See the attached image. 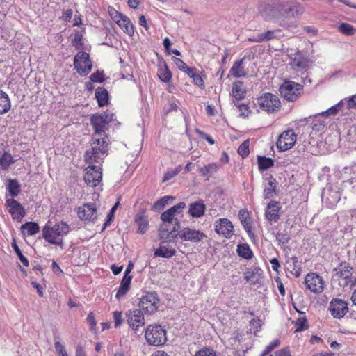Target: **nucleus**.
I'll return each instance as SVG.
<instances>
[{"label": "nucleus", "instance_id": "423d86ee", "mask_svg": "<svg viewBox=\"0 0 356 356\" xmlns=\"http://www.w3.org/2000/svg\"><path fill=\"white\" fill-rule=\"evenodd\" d=\"M257 104L260 109L268 113H277L281 108V102L279 97L269 92L264 93L259 97Z\"/></svg>", "mask_w": 356, "mask_h": 356}, {"label": "nucleus", "instance_id": "412c9836", "mask_svg": "<svg viewBox=\"0 0 356 356\" xmlns=\"http://www.w3.org/2000/svg\"><path fill=\"white\" fill-rule=\"evenodd\" d=\"M176 254V250L170 244L161 243L159 247L155 250L154 256L163 258H171Z\"/></svg>", "mask_w": 356, "mask_h": 356}, {"label": "nucleus", "instance_id": "ea45409f", "mask_svg": "<svg viewBox=\"0 0 356 356\" xmlns=\"http://www.w3.org/2000/svg\"><path fill=\"white\" fill-rule=\"evenodd\" d=\"M258 165L260 170H267L274 165V161L266 156H258Z\"/></svg>", "mask_w": 356, "mask_h": 356}, {"label": "nucleus", "instance_id": "e2e57ef3", "mask_svg": "<svg viewBox=\"0 0 356 356\" xmlns=\"http://www.w3.org/2000/svg\"><path fill=\"white\" fill-rule=\"evenodd\" d=\"M87 321L90 325L91 329L95 330L97 323L95 316L92 312H90L87 316Z\"/></svg>", "mask_w": 356, "mask_h": 356}, {"label": "nucleus", "instance_id": "4c0bfd02", "mask_svg": "<svg viewBox=\"0 0 356 356\" xmlns=\"http://www.w3.org/2000/svg\"><path fill=\"white\" fill-rule=\"evenodd\" d=\"M7 188L13 197L17 196L21 191V186L16 179L9 180Z\"/></svg>", "mask_w": 356, "mask_h": 356}, {"label": "nucleus", "instance_id": "f03ea898", "mask_svg": "<svg viewBox=\"0 0 356 356\" xmlns=\"http://www.w3.org/2000/svg\"><path fill=\"white\" fill-rule=\"evenodd\" d=\"M113 113L107 111L91 117V124L95 131L91 147L86 152L85 160L88 163H99L108 154V139L105 134L106 127L113 120Z\"/></svg>", "mask_w": 356, "mask_h": 356}, {"label": "nucleus", "instance_id": "393cba45", "mask_svg": "<svg viewBox=\"0 0 356 356\" xmlns=\"http://www.w3.org/2000/svg\"><path fill=\"white\" fill-rule=\"evenodd\" d=\"M119 27L127 35L132 36L134 33V27L130 19L123 15L116 23Z\"/></svg>", "mask_w": 356, "mask_h": 356}, {"label": "nucleus", "instance_id": "2eb2a0df", "mask_svg": "<svg viewBox=\"0 0 356 356\" xmlns=\"http://www.w3.org/2000/svg\"><path fill=\"white\" fill-rule=\"evenodd\" d=\"M215 232L226 238H230L234 235V226L227 218H220L215 221Z\"/></svg>", "mask_w": 356, "mask_h": 356}, {"label": "nucleus", "instance_id": "de8ad7c7", "mask_svg": "<svg viewBox=\"0 0 356 356\" xmlns=\"http://www.w3.org/2000/svg\"><path fill=\"white\" fill-rule=\"evenodd\" d=\"M343 171L345 175H348L350 179L353 180L356 179V164L345 167Z\"/></svg>", "mask_w": 356, "mask_h": 356}, {"label": "nucleus", "instance_id": "f8f14e48", "mask_svg": "<svg viewBox=\"0 0 356 356\" xmlns=\"http://www.w3.org/2000/svg\"><path fill=\"white\" fill-rule=\"evenodd\" d=\"M78 216L81 220L95 222L98 217V211L95 203H85L79 207Z\"/></svg>", "mask_w": 356, "mask_h": 356}, {"label": "nucleus", "instance_id": "09e8293b", "mask_svg": "<svg viewBox=\"0 0 356 356\" xmlns=\"http://www.w3.org/2000/svg\"><path fill=\"white\" fill-rule=\"evenodd\" d=\"M180 170H181V166L180 165L178 166L177 168H176L174 170H168L165 173V175H164V177L163 178V181L165 182V181L171 179L177 175L179 173Z\"/></svg>", "mask_w": 356, "mask_h": 356}, {"label": "nucleus", "instance_id": "cd10ccee", "mask_svg": "<svg viewBox=\"0 0 356 356\" xmlns=\"http://www.w3.org/2000/svg\"><path fill=\"white\" fill-rule=\"evenodd\" d=\"M135 222L138 225V233L143 234L147 231L149 223L146 216L141 214H136Z\"/></svg>", "mask_w": 356, "mask_h": 356}, {"label": "nucleus", "instance_id": "2f4dec72", "mask_svg": "<svg viewBox=\"0 0 356 356\" xmlns=\"http://www.w3.org/2000/svg\"><path fill=\"white\" fill-rule=\"evenodd\" d=\"M243 58L236 61L230 69L229 73L234 77H243L246 75L245 71L242 66Z\"/></svg>", "mask_w": 356, "mask_h": 356}, {"label": "nucleus", "instance_id": "c03bdc74", "mask_svg": "<svg viewBox=\"0 0 356 356\" xmlns=\"http://www.w3.org/2000/svg\"><path fill=\"white\" fill-rule=\"evenodd\" d=\"M217 169L218 166L216 163H210L208 165L202 168L200 172L203 176L210 177L217 171Z\"/></svg>", "mask_w": 356, "mask_h": 356}, {"label": "nucleus", "instance_id": "e433bc0d", "mask_svg": "<svg viewBox=\"0 0 356 356\" xmlns=\"http://www.w3.org/2000/svg\"><path fill=\"white\" fill-rule=\"evenodd\" d=\"M281 33L282 31L280 29L268 30L261 33L264 42L279 38L281 37Z\"/></svg>", "mask_w": 356, "mask_h": 356}, {"label": "nucleus", "instance_id": "7ed1b4c3", "mask_svg": "<svg viewBox=\"0 0 356 356\" xmlns=\"http://www.w3.org/2000/svg\"><path fill=\"white\" fill-rule=\"evenodd\" d=\"M70 231V226L64 221L55 224L48 222L42 228V237L50 244L60 246L63 245V237Z\"/></svg>", "mask_w": 356, "mask_h": 356}, {"label": "nucleus", "instance_id": "9b49d317", "mask_svg": "<svg viewBox=\"0 0 356 356\" xmlns=\"http://www.w3.org/2000/svg\"><path fill=\"white\" fill-rule=\"evenodd\" d=\"M95 163H89L90 165L85 169L84 181L90 187L97 186L101 184L102 179V169L99 166L92 165ZM96 163H98L97 162Z\"/></svg>", "mask_w": 356, "mask_h": 356}, {"label": "nucleus", "instance_id": "052dcab7", "mask_svg": "<svg viewBox=\"0 0 356 356\" xmlns=\"http://www.w3.org/2000/svg\"><path fill=\"white\" fill-rule=\"evenodd\" d=\"M174 62L176 66L183 72H184L188 67L187 65L182 60L178 58H174Z\"/></svg>", "mask_w": 356, "mask_h": 356}, {"label": "nucleus", "instance_id": "1a4fd4ad", "mask_svg": "<svg viewBox=\"0 0 356 356\" xmlns=\"http://www.w3.org/2000/svg\"><path fill=\"white\" fill-rule=\"evenodd\" d=\"M159 301L156 292H145L140 298L139 306L145 312L152 314L158 309Z\"/></svg>", "mask_w": 356, "mask_h": 356}, {"label": "nucleus", "instance_id": "864d4df0", "mask_svg": "<svg viewBox=\"0 0 356 356\" xmlns=\"http://www.w3.org/2000/svg\"><path fill=\"white\" fill-rule=\"evenodd\" d=\"M90 79L92 82L102 83L104 81V75L103 72L97 71L90 75Z\"/></svg>", "mask_w": 356, "mask_h": 356}, {"label": "nucleus", "instance_id": "8fccbe9b", "mask_svg": "<svg viewBox=\"0 0 356 356\" xmlns=\"http://www.w3.org/2000/svg\"><path fill=\"white\" fill-rule=\"evenodd\" d=\"M191 78L193 79V81L195 85L197 86L199 88L202 89H204L205 88L204 80L202 79L200 74L197 72V71Z\"/></svg>", "mask_w": 356, "mask_h": 356}, {"label": "nucleus", "instance_id": "39448f33", "mask_svg": "<svg viewBox=\"0 0 356 356\" xmlns=\"http://www.w3.org/2000/svg\"><path fill=\"white\" fill-rule=\"evenodd\" d=\"M186 204L184 202H180L177 204L170 207L167 211H164L161 215V220L163 222V225L162 227L161 234L162 237H163L164 232H165V228L163 227H167V224L172 223L175 222V225L177 229L180 228V220L176 218H175L176 214H179L182 212L183 209H185ZM166 232L169 233L168 229H166Z\"/></svg>", "mask_w": 356, "mask_h": 356}, {"label": "nucleus", "instance_id": "6ab92c4d", "mask_svg": "<svg viewBox=\"0 0 356 356\" xmlns=\"http://www.w3.org/2000/svg\"><path fill=\"white\" fill-rule=\"evenodd\" d=\"M280 203L273 200L270 201L267 205L265 211L266 218L270 222L278 221L280 218Z\"/></svg>", "mask_w": 356, "mask_h": 356}, {"label": "nucleus", "instance_id": "4d7b16f0", "mask_svg": "<svg viewBox=\"0 0 356 356\" xmlns=\"http://www.w3.org/2000/svg\"><path fill=\"white\" fill-rule=\"evenodd\" d=\"M72 43H73V46L76 49H79V50L82 49L83 43L82 42V40H81V35L76 34L72 41Z\"/></svg>", "mask_w": 356, "mask_h": 356}, {"label": "nucleus", "instance_id": "4468645a", "mask_svg": "<svg viewBox=\"0 0 356 356\" xmlns=\"http://www.w3.org/2000/svg\"><path fill=\"white\" fill-rule=\"evenodd\" d=\"M296 141V135L293 130L284 131L277 141V147L282 152L291 149Z\"/></svg>", "mask_w": 356, "mask_h": 356}, {"label": "nucleus", "instance_id": "58836bf2", "mask_svg": "<svg viewBox=\"0 0 356 356\" xmlns=\"http://www.w3.org/2000/svg\"><path fill=\"white\" fill-rule=\"evenodd\" d=\"M345 111L356 109V94L341 100Z\"/></svg>", "mask_w": 356, "mask_h": 356}, {"label": "nucleus", "instance_id": "7c9ffc66", "mask_svg": "<svg viewBox=\"0 0 356 356\" xmlns=\"http://www.w3.org/2000/svg\"><path fill=\"white\" fill-rule=\"evenodd\" d=\"M39 229V225L35 222H28L21 226L22 232L27 236L35 235Z\"/></svg>", "mask_w": 356, "mask_h": 356}, {"label": "nucleus", "instance_id": "bf43d9fd", "mask_svg": "<svg viewBox=\"0 0 356 356\" xmlns=\"http://www.w3.org/2000/svg\"><path fill=\"white\" fill-rule=\"evenodd\" d=\"M109 15L112 19L117 23L118 20L120 19L124 15L121 13L118 12L114 8H111L109 10Z\"/></svg>", "mask_w": 356, "mask_h": 356}, {"label": "nucleus", "instance_id": "72a5a7b5", "mask_svg": "<svg viewBox=\"0 0 356 356\" xmlns=\"http://www.w3.org/2000/svg\"><path fill=\"white\" fill-rule=\"evenodd\" d=\"M275 183L276 181L273 177L268 179L267 185L264 190L263 195L265 199H268L273 196L275 193Z\"/></svg>", "mask_w": 356, "mask_h": 356}, {"label": "nucleus", "instance_id": "49530a36", "mask_svg": "<svg viewBox=\"0 0 356 356\" xmlns=\"http://www.w3.org/2000/svg\"><path fill=\"white\" fill-rule=\"evenodd\" d=\"M238 153L243 158H245L248 156V154H250L248 140H245L243 143L241 144V145L238 148Z\"/></svg>", "mask_w": 356, "mask_h": 356}, {"label": "nucleus", "instance_id": "338daca9", "mask_svg": "<svg viewBox=\"0 0 356 356\" xmlns=\"http://www.w3.org/2000/svg\"><path fill=\"white\" fill-rule=\"evenodd\" d=\"M197 133L203 138H204L210 145H213L215 143L214 140L209 136V135L203 133L202 131H197Z\"/></svg>", "mask_w": 356, "mask_h": 356}, {"label": "nucleus", "instance_id": "c756f323", "mask_svg": "<svg viewBox=\"0 0 356 356\" xmlns=\"http://www.w3.org/2000/svg\"><path fill=\"white\" fill-rule=\"evenodd\" d=\"M10 100L8 95L0 90V115L6 113L10 109Z\"/></svg>", "mask_w": 356, "mask_h": 356}, {"label": "nucleus", "instance_id": "6e6552de", "mask_svg": "<svg viewBox=\"0 0 356 356\" xmlns=\"http://www.w3.org/2000/svg\"><path fill=\"white\" fill-rule=\"evenodd\" d=\"M147 342L152 346H159L166 342L165 330L160 325H149L145 334Z\"/></svg>", "mask_w": 356, "mask_h": 356}, {"label": "nucleus", "instance_id": "0e129e2a", "mask_svg": "<svg viewBox=\"0 0 356 356\" xmlns=\"http://www.w3.org/2000/svg\"><path fill=\"white\" fill-rule=\"evenodd\" d=\"M275 356H291L288 348L280 349L275 353Z\"/></svg>", "mask_w": 356, "mask_h": 356}, {"label": "nucleus", "instance_id": "774afa93", "mask_svg": "<svg viewBox=\"0 0 356 356\" xmlns=\"http://www.w3.org/2000/svg\"><path fill=\"white\" fill-rule=\"evenodd\" d=\"M241 115L243 116H248L249 113L248 108L245 104H241L238 106Z\"/></svg>", "mask_w": 356, "mask_h": 356}, {"label": "nucleus", "instance_id": "a878e982", "mask_svg": "<svg viewBox=\"0 0 356 356\" xmlns=\"http://www.w3.org/2000/svg\"><path fill=\"white\" fill-rule=\"evenodd\" d=\"M246 92L243 82L238 81L233 83L232 95L236 99H243L245 97Z\"/></svg>", "mask_w": 356, "mask_h": 356}, {"label": "nucleus", "instance_id": "c85d7f7f", "mask_svg": "<svg viewBox=\"0 0 356 356\" xmlns=\"http://www.w3.org/2000/svg\"><path fill=\"white\" fill-rule=\"evenodd\" d=\"M95 97L99 106H104L108 103V93L104 88L98 87L95 90Z\"/></svg>", "mask_w": 356, "mask_h": 356}, {"label": "nucleus", "instance_id": "473e14b6", "mask_svg": "<svg viewBox=\"0 0 356 356\" xmlns=\"http://www.w3.org/2000/svg\"><path fill=\"white\" fill-rule=\"evenodd\" d=\"M339 111L342 112L343 115H347L348 112L345 111V109L343 108V106L342 104V102H339L337 104L331 106L325 111L321 112L322 114L326 118L329 116H334L336 115Z\"/></svg>", "mask_w": 356, "mask_h": 356}, {"label": "nucleus", "instance_id": "5fc2aeb1", "mask_svg": "<svg viewBox=\"0 0 356 356\" xmlns=\"http://www.w3.org/2000/svg\"><path fill=\"white\" fill-rule=\"evenodd\" d=\"M297 327L296 332H300L307 328V319L305 318H299L296 321Z\"/></svg>", "mask_w": 356, "mask_h": 356}, {"label": "nucleus", "instance_id": "680f3d73", "mask_svg": "<svg viewBox=\"0 0 356 356\" xmlns=\"http://www.w3.org/2000/svg\"><path fill=\"white\" fill-rule=\"evenodd\" d=\"M250 325L254 330V332H258L261 326V321L259 319H253L250 322Z\"/></svg>", "mask_w": 356, "mask_h": 356}, {"label": "nucleus", "instance_id": "a19ab883", "mask_svg": "<svg viewBox=\"0 0 356 356\" xmlns=\"http://www.w3.org/2000/svg\"><path fill=\"white\" fill-rule=\"evenodd\" d=\"M170 199L172 200L174 198L168 195L161 197L154 202L152 206V209L155 211L162 210L167 204H168L169 200Z\"/></svg>", "mask_w": 356, "mask_h": 356}, {"label": "nucleus", "instance_id": "b1692460", "mask_svg": "<svg viewBox=\"0 0 356 356\" xmlns=\"http://www.w3.org/2000/svg\"><path fill=\"white\" fill-rule=\"evenodd\" d=\"M334 271L336 272V275L346 280L352 279L353 268L348 263H341L334 268Z\"/></svg>", "mask_w": 356, "mask_h": 356}, {"label": "nucleus", "instance_id": "79ce46f5", "mask_svg": "<svg viewBox=\"0 0 356 356\" xmlns=\"http://www.w3.org/2000/svg\"><path fill=\"white\" fill-rule=\"evenodd\" d=\"M13 163L12 155L8 152H4L0 157V165L3 169H7Z\"/></svg>", "mask_w": 356, "mask_h": 356}, {"label": "nucleus", "instance_id": "20e7f679", "mask_svg": "<svg viewBox=\"0 0 356 356\" xmlns=\"http://www.w3.org/2000/svg\"><path fill=\"white\" fill-rule=\"evenodd\" d=\"M178 236H179L181 240L191 241L192 243L200 242L207 237V236L200 230H196L190 227H184L179 232V229H177L176 227H174L168 234L166 238L171 241V239H174Z\"/></svg>", "mask_w": 356, "mask_h": 356}, {"label": "nucleus", "instance_id": "13d9d810", "mask_svg": "<svg viewBox=\"0 0 356 356\" xmlns=\"http://www.w3.org/2000/svg\"><path fill=\"white\" fill-rule=\"evenodd\" d=\"M120 204V202H117L113 206V207L111 208L109 213L108 214L107 216V220L105 222L104 225V227H106L109 223H110V221L112 220L113 217V213H115L116 209L118 208V205Z\"/></svg>", "mask_w": 356, "mask_h": 356}, {"label": "nucleus", "instance_id": "a211bd4d", "mask_svg": "<svg viewBox=\"0 0 356 356\" xmlns=\"http://www.w3.org/2000/svg\"><path fill=\"white\" fill-rule=\"evenodd\" d=\"M6 204L9 207V213L13 219L20 221L25 216L26 211L24 208L15 199H8Z\"/></svg>", "mask_w": 356, "mask_h": 356}, {"label": "nucleus", "instance_id": "603ef678", "mask_svg": "<svg viewBox=\"0 0 356 356\" xmlns=\"http://www.w3.org/2000/svg\"><path fill=\"white\" fill-rule=\"evenodd\" d=\"M113 318L114 321L115 327H118L122 323V313L120 311H115L113 312Z\"/></svg>", "mask_w": 356, "mask_h": 356}, {"label": "nucleus", "instance_id": "a18cd8bd", "mask_svg": "<svg viewBox=\"0 0 356 356\" xmlns=\"http://www.w3.org/2000/svg\"><path fill=\"white\" fill-rule=\"evenodd\" d=\"M11 245H12V248H13L15 252L17 254L20 261L24 264V266H28L29 264V260L27 259L26 257H25L23 255L22 251L20 250L19 248L17 245L15 240L13 241Z\"/></svg>", "mask_w": 356, "mask_h": 356}, {"label": "nucleus", "instance_id": "f257e3e1", "mask_svg": "<svg viewBox=\"0 0 356 356\" xmlns=\"http://www.w3.org/2000/svg\"><path fill=\"white\" fill-rule=\"evenodd\" d=\"M305 11L303 6L293 0H266L259 6L261 15L268 21L277 23L280 26L289 29L297 26L296 18Z\"/></svg>", "mask_w": 356, "mask_h": 356}, {"label": "nucleus", "instance_id": "4be33fe9", "mask_svg": "<svg viewBox=\"0 0 356 356\" xmlns=\"http://www.w3.org/2000/svg\"><path fill=\"white\" fill-rule=\"evenodd\" d=\"M206 206L202 200L192 202L188 207V213L193 218H200L204 216Z\"/></svg>", "mask_w": 356, "mask_h": 356}, {"label": "nucleus", "instance_id": "3c124183", "mask_svg": "<svg viewBox=\"0 0 356 356\" xmlns=\"http://www.w3.org/2000/svg\"><path fill=\"white\" fill-rule=\"evenodd\" d=\"M54 348L58 356H68L65 346L60 341L54 343Z\"/></svg>", "mask_w": 356, "mask_h": 356}, {"label": "nucleus", "instance_id": "0eeeda50", "mask_svg": "<svg viewBox=\"0 0 356 356\" xmlns=\"http://www.w3.org/2000/svg\"><path fill=\"white\" fill-rule=\"evenodd\" d=\"M282 97L288 102H295L301 95L302 85L291 81H285L279 88Z\"/></svg>", "mask_w": 356, "mask_h": 356}, {"label": "nucleus", "instance_id": "bb28decb", "mask_svg": "<svg viewBox=\"0 0 356 356\" xmlns=\"http://www.w3.org/2000/svg\"><path fill=\"white\" fill-rule=\"evenodd\" d=\"M131 277H122L119 289L115 294V298L118 300L123 298L130 289L131 282Z\"/></svg>", "mask_w": 356, "mask_h": 356}, {"label": "nucleus", "instance_id": "69168bd1", "mask_svg": "<svg viewBox=\"0 0 356 356\" xmlns=\"http://www.w3.org/2000/svg\"><path fill=\"white\" fill-rule=\"evenodd\" d=\"M133 268H134V264L131 262H129L126 268L123 277H125V278L131 277V279H132V276L130 275L129 274L131 272V270H133Z\"/></svg>", "mask_w": 356, "mask_h": 356}, {"label": "nucleus", "instance_id": "9d476101", "mask_svg": "<svg viewBox=\"0 0 356 356\" xmlns=\"http://www.w3.org/2000/svg\"><path fill=\"white\" fill-rule=\"evenodd\" d=\"M74 66L80 75H88L92 69L89 54L84 51H79L74 56Z\"/></svg>", "mask_w": 356, "mask_h": 356}, {"label": "nucleus", "instance_id": "6e6d98bb", "mask_svg": "<svg viewBox=\"0 0 356 356\" xmlns=\"http://www.w3.org/2000/svg\"><path fill=\"white\" fill-rule=\"evenodd\" d=\"M195 356H216V352L211 348H202L196 353Z\"/></svg>", "mask_w": 356, "mask_h": 356}, {"label": "nucleus", "instance_id": "5701e85b", "mask_svg": "<svg viewBox=\"0 0 356 356\" xmlns=\"http://www.w3.org/2000/svg\"><path fill=\"white\" fill-rule=\"evenodd\" d=\"M325 118L322 113L316 114L313 116H309L307 122L312 124V129L315 131H321L323 130L325 126Z\"/></svg>", "mask_w": 356, "mask_h": 356}, {"label": "nucleus", "instance_id": "aec40b11", "mask_svg": "<svg viewBox=\"0 0 356 356\" xmlns=\"http://www.w3.org/2000/svg\"><path fill=\"white\" fill-rule=\"evenodd\" d=\"M309 60L300 51H297L290 57V65L297 71L305 70L309 65Z\"/></svg>", "mask_w": 356, "mask_h": 356}, {"label": "nucleus", "instance_id": "ddd939ff", "mask_svg": "<svg viewBox=\"0 0 356 356\" xmlns=\"http://www.w3.org/2000/svg\"><path fill=\"white\" fill-rule=\"evenodd\" d=\"M127 321L130 328L137 331L145 325L144 315L140 309L129 310L126 313Z\"/></svg>", "mask_w": 356, "mask_h": 356}, {"label": "nucleus", "instance_id": "f3484780", "mask_svg": "<svg viewBox=\"0 0 356 356\" xmlns=\"http://www.w3.org/2000/svg\"><path fill=\"white\" fill-rule=\"evenodd\" d=\"M331 314L337 318H341L348 312V304L341 299H333L329 307Z\"/></svg>", "mask_w": 356, "mask_h": 356}, {"label": "nucleus", "instance_id": "c9c22d12", "mask_svg": "<svg viewBox=\"0 0 356 356\" xmlns=\"http://www.w3.org/2000/svg\"><path fill=\"white\" fill-rule=\"evenodd\" d=\"M236 251L239 257L245 259H250L253 256L252 252L247 243L238 244Z\"/></svg>", "mask_w": 356, "mask_h": 356}, {"label": "nucleus", "instance_id": "f704fd0d", "mask_svg": "<svg viewBox=\"0 0 356 356\" xmlns=\"http://www.w3.org/2000/svg\"><path fill=\"white\" fill-rule=\"evenodd\" d=\"M158 76L159 79L164 83H168L170 81L172 78V73L168 68L165 63L159 65L158 69Z\"/></svg>", "mask_w": 356, "mask_h": 356}, {"label": "nucleus", "instance_id": "dca6fc26", "mask_svg": "<svg viewBox=\"0 0 356 356\" xmlns=\"http://www.w3.org/2000/svg\"><path fill=\"white\" fill-rule=\"evenodd\" d=\"M305 282L307 289L314 293H320L323 290L324 281L323 278L316 273H312L307 274Z\"/></svg>", "mask_w": 356, "mask_h": 356}, {"label": "nucleus", "instance_id": "37998d69", "mask_svg": "<svg viewBox=\"0 0 356 356\" xmlns=\"http://www.w3.org/2000/svg\"><path fill=\"white\" fill-rule=\"evenodd\" d=\"M341 33L346 35H353L356 33V29L348 23H342L339 26Z\"/></svg>", "mask_w": 356, "mask_h": 356}]
</instances>
